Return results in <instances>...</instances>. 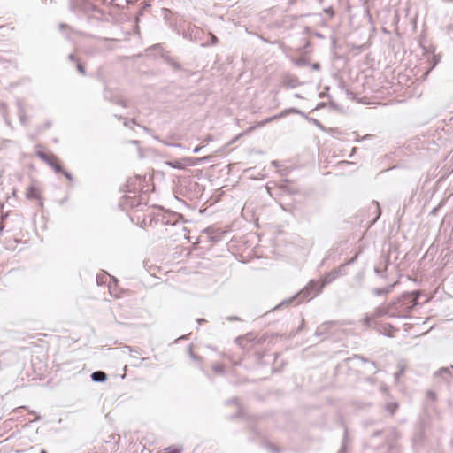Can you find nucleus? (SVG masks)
<instances>
[{"instance_id":"nucleus-1","label":"nucleus","mask_w":453,"mask_h":453,"mask_svg":"<svg viewBox=\"0 0 453 453\" xmlns=\"http://www.w3.org/2000/svg\"><path fill=\"white\" fill-rule=\"evenodd\" d=\"M339 276V274L337 273V272L334 269L332 270L331 272L327 273L322 281H319V280H311L307 286L303 289L301 290L297 295H296L295 296L289 298V299H287L283 302H281L276 308L287 303H293L294 301H297V303H302L303 301H304L305 299H312L313 297H315L316 296H318L323 289V288L333 282L334 280H335Z\"/></svg>"},{"instance_id":"nucleus-2","label":"nucleus","mask_w":453,"mask_h":453,"mask_svg":"<svg viewBox=\"0 0 453 453\" xmlns=\"http://www.w3.org/2000/svg\"><path fill=\"white\" fill-rule=\"evenodd\" d=\"M418 294L417 291L403 293L391 303L395 318H407L411 310L418 304Z\"/></svg>"},{"instance_id":"nucleus-3","label":"nucleus","mask_w":453,"mask_h":453,"mask_svg":"<svg viewBox=\"0 0 453 453\" xmlns=\"http://www.w3.org/2000/svg\"><path fill=\"white\" fill-rule=\"evenodd\" d=\"M380 317L395 318V312L391 307L390 303L378 306L374 310V311L372 315H366L363 319V323L367 327H375L376 326L375 319L380 318Z\"/></svg>"},{"instance_id":"nucleus-4","label":"nucleus","mask_w":453,"mask_h":453,"mask_svg":"<svg viewBox=\"0 0 453 453\" xmlns=\"http://www.w3.org/2000/svg\"><path fill=\"white\" fill-rule=\"evenodd\" d=\"M179 188L184 195H195L199 185L191 176H181L178 180Z\"/></svg>"},{"instance_id":"nucleus-5","label":"nucleus","mask_w":453,"mask_h":453,"mask_svg":"<svg viewBox=\"0 0 453 453\" xmlns=\"http://www.w3.org/2000/svg\"><path fill=\"white\" fill-rule=\"evenodd\" d=\"M182 36L191 42H197L203 39L204 32L196 25L188 24L182 31Z\"/></svg>"},{"instance_id":"nucleus-6","label":"nucleus","mask_w":453,"mask_h":453,"mask_svg":"<svg viewBox=\"0 0 453 453\" xmlns=\"http://www.w3.org/2000/svg\"><path fill=\"white\" fill-rule=\"evenodd\" d=\"M36 156L50 165L57 173H59L62 171V166L55 157L49 156L43 151H37Z\"/></svg>"},{"instance_id":"nucleus-7","label":"nucleus","mask_w":453,"mask_h":453,"mask_svg":"<svg viewBox=\"0 0 453 453\" xmlns=\"http://www.w3.org/2000/svg\"><path fill=\"white\" fill-rule=\"evenodd\" d=\"M289 113L300 114V115L304 116V113L302 112L300 110H298L296 108H289V109L284 110L283 111H281L279 114L273 115L272 117H269V118L264 119L263 121L259 122L257 124V126L258 127H263L264 125H265L267 123H270V122H272L273 120H276V119H281L283 117H286Z\"/></svg>"},{"instance_id":"nucleus-8","label":"nucleus","mask_w":453,"mask_h":453,"mask_svg":"<svg viewBox=\"0 0 453 453\" xmlns=\"http://www.w3.org/2000/svg\"><path fill=\"white\" fill-rule=\"evenodd\" d=\"M81 10L86 12L88 17L95 18L96 19H101L104 15L100 9L90 4H84Z\"/></svg>"},{"instance_id":"nucleus-9","label":"nucleus","mask_w":453,"mask_h":453,"mask_svg":"<svg viewBox=\"0 0 453 453\" xmlns=\"http://www.w3.org/2000/svg\"><path fill=\"white\" fill-rule=\"evenodd\" d=\"M372 328L375 329L380 334L388 336V337L393 336L391 334V331L395 330V327L391 324H388V323L378 324L376 322V326L372 327Z\"/></svg>"},{"instance_id":"nucleus-10","label":"nucleus","mask_w":453,"mask_h":453,"mask_svg":"<svg viewBox=\"0 0 453 453\" xmlns=\"http://www.w3.org/2000/svg\"><path fill=\"white\" fill-rule=\"evenodd\" d=\"M186 167L187 166H195L199 165L202 162H209L210 157H184Z\"/></svg>"},{"instance_id":"nucleus-11","label":"nucleus","mask_w":453,"mask_h":453,"mask_svg":"<svg viewBox=\"0 0 453 453\" xmlns=\"http://www.w3.org/2000/svg\"><path fill=\"white\" fill-rule=\"evenodd\" d=\"M104 97L106 100H109V101L112 102L113 104L121 105L124 108L127 107V104L126 101H124L120 97H118V96H111V94L110 92H108V91H104Z\"/></svg>"},{"instance_id":"nucleus-12","label":"nucleus","mask_w":453,"mask_h":453,"mask_svg":"<svg viewBox=\"0 0 453 453\" xmlns=\"http://www.w3.org/2000/svg\"><path fill=\"white\" fill-rule=\"evenodd\" d=\"M91 380L94 382H104L107 380V374L103 371H96L90 375Z\"/></svg>"},{"instance_id":"nucleus-13","label":"nucleus","mask_w":453,"mask_h":453,"mask_svg":"<svg viewBox=\"0 0 453 453\" xmlns=\"http://www.w3.org/2000/svg\"><path fill=\"white\" fill-rule=\"evenodd\" d=\"M450 369H453V365L450 368L442 367L440 368L435 373V377H441L443 380H448V379L451 376Z\"/></svg>"},{"instance_id":"nucleus-14","label":"nucleus","mask_w":453,"mask_h":453,"mask_svg":"<svg viewBox=\"0 0 453 453\" xmlns=\"http://www.w3.org/2000/svg\"><path fill=\"white\" fill-rule=\"evenodd\" d=\"M166 165H169L172 168L180 169V170L185 169V167H186L184 157L181 158V159H175V160L166 161Z\"/></svg>"},{"instance_id":"nucleus-15","label":"nucleus","mask_w":453,"mask_h":453,"mask_svg":"<svg viewBox=\"0 0 453 453\" xmlns=\"http://www.w3.org/2000/svg\"><path fill=\"white\" fill-rule=\"evenodd\" d=\"M357 258V255H356L355 257H353L352 258H350L348 262L341 265L340 266H338L337 268H334V270L337 272V273L339 274V276H342V275H345L346 274V271H345V267L348 265H351L353 264Z\"/></svg>"},{"instance_id":"nucleus-16","label":"nucleus","mask_w":453,"mask_h":453,"mask_svg":"<svg viewBox=\"0 0 453 453\" xmlns=\"http://www.w3.org/2000/svg\"><path fill=\"white\" fill-rule=\"evenodd\" d=\"M372 208L374 210L375 217L371 221L370 226H372L373 224H375V222L379 219V218H380V216L381 214V211H380L379 203L377 201H372V202L371 209Z\"/></svg>"},{"instance_id":"nucleus-17","label":"nucleus","mask_w":453,"mask_h":453,"mask_svg":"<svg viewBox=\"0 0 453 453\" xmlns=\"http://www.w3.org/2000/svg\"><path fill=\"white\" fill-rule=\"evenodd\" d=\"M27 196L28 198L38 199L39 198V190L35 187L30 186L27 188Z\"/></svg>"},{"instance_id":"nucleus-18","label":"nucleus","mask_w":453,"mask_h":453,"mask_svg":"<svg viewBox=\"0 0 453 453\" xmlns=\"http://www.w3.org/2000/svg\"><path fill=\"white\" fill-rule=\"evenodd\" d=\"M97 39L99 41L104 42V44L101 47L102 50H113V47L110 44V42L112 41L111 39H109V38H106V37H104V38L98 37Z\"/></svg>"},{"instance_id":"nucleus-19","label":"nucleus","mask_w":453,"mask_h":453,"mask_svg":"<svg viewBox=\"0 0 453 453\" xmlns=\"http://www.w3.org/2000/svg\"><path fill=\"white\" fill-rule=\"evenodd\" d=\"M247 337L239 336L235 339V342L237 344L242 348V349H248L249 348V342H247Z\"/></svg>"},{"instance_id":"nucleus-20","label":"nucleus","mask_w":453,"mask_h":453,"mask_svg":"<svg viewBox=\"0 0 453 453\" xmlns=\"http://www.w3.org/2000/svg\"><path fill=\"white\" fill-rule=\"evenodd\" d=\"M387 267H388V261H385V265H384V268L383 269H380L379 266H376L374 268V272L375 273L381 277V278H385L386 277V270H387Z\"/></svg>"},{"instance_id":"nucleus-21","label":"nucleus","mask_w":453,"mask_h":453,"mask_svg":"<svg viewBox=\"0 0 453 453\" xmlns=\"http://www.w3.org/2000/svg\"><path fill=\"white\" fill-rule=\"evenodd\" d=\"M115 118H117L118 119H123V117L120 116V115H114ZM130 124H133V125H136V120L135 119H124V126L125 127H129Z\"/></svg>"},{"instance_id":"nucleus-22","label":"nucleus","mask_w":453,"mask_h":453,"mask_svg":"<svg viewBox=\"0 0 453 453\" xmlns=\"http://www.w3.org/2000/svg\"><path fill=\"white\" fill-rule=\"evenodd\" d=\"M397 408H398V404H397V403H388V404H387V406H386V410H387V411H388L391 415H393V414L395 412V411L397 410Z\"/></svg>"},{"instance_id":"nucleus-23","label":"nucleus","mask_w":453,"mask_h":453,"mask_svg":"<svg viewBox=\"0 0 453 453\" xmlns=\"http://www.w3.org/2000/svg\"><path fill=\"white\" fill-rule=\"evenodd\" d=\"M212 370L215 372L219 373V374H224L225 373V367H224L223 365H220V364L213 365H212Z\"/></svg>"},{"instance_id":"nucleus-24","label":"nucleus","mask_w":453,"mask_h":453,"mask_svg":"<svg viewBox=\"0 0 453 453\" xmlns=\"http://www.w3.org/2000/svg\"><path fill=\"white\" fill-rule=\"evenodd\" d=\"M210 36H211V45L217 44L219 42L218 37L216 35H214L213 34H210ZM209 45H210V43H208V42L201 44L202 47H207Z\"/></svg>"},{"instance_id":"nucleus-25","label":"nucleus","mask_w":453,"mask_h":453,"mask_svg":"<svg viewBox=\"0 0 453 453\" xmlns=\"http://www.w3.org/2000/svg\"><path fill=\"white\" fill-rule=\"evenodd\" d=\"M396 284V282L393 283V284H390V285H388L387 287L385 288H381L382 290H383V294L384 295H388L389 294L390 292H392L395 285Z\"/></svg>"},{"instance_id":"nucleus-26","label":"nucleus","mask_w":453,"mask_h":453,"mask_svg":"<svg viewBox=\"0 0 453 453\" xmlns=\"http://www.w3.org/2000/svg\"><path fill=\"white\" fill-rule=\"evenodd\" d=\"M76 68H77L78 72L80 73H81L82 75H86L87 74L86 69H85V67H84V65L82 64L77 62L76 63Z\"/></svg>"},{"instance_id":"nucleus-27","label":"nucleus","mask_w":453,"mask_h":453,"mask_svg":"<svg viewBox=\"0 0 453 453\" xmlns=\"http://www.w3.org/2000/svg\"><path fill=\"white\" fill-rule=\"evenodd\" d=\"M188 352H189V357H190L193 360H195V361H199V360L201 359V357H200L196 356V354H194V353L192 352L191 345H190V346H188Z\"/></svg>"},{"instance_id":"nucleus-28","label":"nucleus","mask_w":453,"mask_h":453,"mask_svg":"<svg viewBox=\"0 0 453 453\" xmlns=\"http://www.w3.org/2000/svg\"><path fill=\"white\" fill-rule=\"evenodd\" d=\"M372 292L377 296H383V290L381 288H372Z\"/></svg>"},{"instance_id":"nucleus-29","label":"nucleus","mask_w":453,"mask_h":453,"mask_svg":"<svg viewBox=\"0 0 453 453\" xmlns=\"http://www.w3.org/2000/svg\"><path fill=\"white\" fill-rule=\"evenodd\" d=\"M440 62V57L439 56H435L434 55L433 56V65L432 66L430 67V70H432L433 68H434L436 66V65Z\"/></svg>"},{"instance_id":"nucleus-30","label":"nucleus","mask_w":453,"mask_h":453,"mask_svg":"<svg viewBox=\"0 0 453 453\" xmlns=\"http://www.w3.org/2000/svg\"><path fill=\"white\" fill-rule=\"evenodd\" d=\"M324 12L328 14L330 18H332L334 15V11L333 7L325 8Z\"/></svg>"},{"instance_id":"nucleus-31","label":"nucleus","mask_w":453,"mask_h":453,"mask_svg":"<svg viewBox=\"0 0 453 453\" xmlns=\"http://www.w3.org/2000/svg\"><path fill=\"white\" fill-rule=\"evenodd\" d=\"M59 173H63V174L65 175V177L68 180H70V181H72V180H73V178L72 174H71L70 173H68V172L65 171L63 168H62V171H61Z\"/></svg>"},{"instance_id":"nucleus-32","label":"nucleus","mask_w":453,"mask_h":453,"mask_svg":"<svg viewBox=\"0 0 453 453\" xmlns=\"http://www.w3.org/2000/svg\"><path fill=\"white\" fill-rule=\"evenodd\" d=\"M348 441H349L348 433L345 430L342 443H344L346 449H347Z\"/></svg>"},{"instance_id":"nucleus-33","label":"nucleus","mask_w":453,"mask_h":453,"mask_svg":"<svg viewBox=\"0 0 453 453\" xmlns=\"http://www.w3.org/2000/svg\"><path fill=\"white\" fill-rule=\"evenodd\" d=\"M296 65L299 66L304 65H306V60L304 58H299L296 61Z\"/></svg>"},{"instance_id":"nucleus-34","label":"nucleus","mask_w":453,"mask_h":453,"mask_svg":"<svg viewBox=\"0 0 453 453\" xmlns=\"http://www.w3.org/2000/svg\"><path fill=\"white\" fill-rule=\"evenodd\" d=\"M106 277V275H97L96 276V281L97 284L101 285L104 283V279Z\"/></svg>"},{"instance_id":"nucleus-35","label":"nucleus","mask_w":453,"mask_h":453,"mask_svg":"<svg viewBox=\"0 0 453 453\" xmlns=\"http://www.w3.org/2000/svg\"><path fill=\"white\" fill-rule=\"evenodd\" d=\"M337 453H347V449L345 448L344 443H342V446Z\"/></svg>"},{"instance_id":"nucleus-36","label":"nucleus","mask_w":453,"mask_h":453,"mask_svg":"<svg viewBox=\"0 0 453 453\" xmlns=\"http://www.w3.org/2000/svg\"><path fill=\"white\" fill-rule=\"evenodd\" d=\"M244 337H247V340H246V341H247V342H249V343H250V342H251L252 341H254V339H255V338H254V336H253L251 334H246Z\"/></svg>"},{"instance_id":"nucleus-37","label":"nucleus","mask_w":453,"mask_h":453,"mask_svg":"<svg viewBox=\"0 0 453 453\" xmlns=\"http://www.w3.org/2000/svg\"><path fill=\"white\" fill-rule=\"evenodd\" d=\"M68 59H69L70 61H72V62H76V63H77V59H76V58H75L74 54H69V56H68Z\"/></svg>"},{"instance_id":"nucleus-38","label":"nucleus","mask_w":453,"mask_h":453,"mask_svg":"<svg viewBox=\"0 0 453 453\" xmlns=\"http://www.w3.org/2000/svg\"><path fill=\"white\" fill-rule=\"evenodd\" d=\"M403 370H400L399 372H395V380H397L400 378V376L403 374Z\"/></svg>"},{"instance_id":"nucleus-39","label":"nucleus","mask_w":453,"mask_h":453,"mask_svg":"<svg viewBox=\"0 0 453 453\" xmlns=\"http://www.w3.org/2000/svg\"><path fill=\"white\" fill-rule=\"evenodd\" d=\"M311 68L313 70H319L320 68V65H319V63H314V64L311 65Z\"/></svg>"},{"instance_id":"nucleus-40","label":"nucleus","mask_w":453,"mask_h":453,"mask_svg":"<svg viewBox=\"0 0 453 453\" xmlns=\"http://www.w3.org/2000/svg\"><path fill=\"white\" fill-rule=\"evenodd\" d=\"M312 122H313L317 127H319V128H323V127H322L321 123H320L319 120H317V119H312Z\"/></svg>"},{"instance_id":"nucleus-41","label":"nucleus","mask_w":453,"mask_h":453,"mask_svg":"<svg viewBox=\"0 0 453 453\" xmlns=\"http://www.w3.org/2000/svg\"><path fill=\"white\" fill-rule=\"evenodd\" d=\"M227 320H229V321L240 320V318L234 317V316H230L227 318Z\"/></svg>"},{"instance_id":"nucleus-42","label":"nucleus","mask_w":453,"mask_h":453,"mask_svg":"<svg viewBox=\"0 0 453 453\" xmlns=\"http://www.w3.org/2000/svg\"><path fill=\"white\" fill-rule=\"evenodd\" d=\"M202 148L203 146H196V148L193 149V153H198Z\"/></svg>"},{"instance_id":"nucleus-43","label":"nucleus","mask_w":453,"mask_h":453,"mask_svg":"<svg viewBox=\"0 0 453 453\" xmlns=\"http://www.w3.org/2000/svg\"><path fill=\"white\" fill-rule=\"evenodd\" d=\"M283 181H284V183L280 185V188L281 189H285V188H286V183H287L288 180H284Z\"/></svg>"},{"instance_id":"nucleus-44","label":"nucleus","mask_w":453,"mask_h":453,"mask_svg":"<svg viewBox=\"0 0 453 453\" xmlns=\"http://www.w3.org/2000/svg\"><path fill=\"white\" fill-rule=\"evenodd\" d=\"M321 334H322V326H319V327H318V329L316 331V334L320 335Z\"/></svg>"},{"instance_id":"nucleus-45","label":"nucleus","mask_w":453,"mask_h":453,"mask_svg":"<svg viewBox=\"0 0 453 453\" xmlns=\"http://www.w3.org/2000/svg\"><path fill=\"white\" fill-rule=\"evenodd\" d=\"M237 402V399L236 398H233V399H230L226 402L227 404H230V403H234Z\"/></svg>"},{"instance_id":"nucleus-46","label":"nucleus","mask_w":453,"mask_h":453,"mask_svg":"<svg viewBox=\"0 0 453 453\" xmlns=\"http://www.w3.org/2000/svg\"><path fill=\"white\" fill-rule=\"evenodd\" d=\"M113 2V0H103V3L105 4H111Z\"/></svg>"},{"instance_id":"nucleus-47","label":"nucleus","mask_w":453,"mask_h":453,"mask_svg":"<svg viewBox=\"0 0 453 453\" xmlns=\"http://www.w3.org/2000/svg\"><path fill=\"white\" fill-rule=\"evenodd\" d=\"M381 434V431H376L373 433L372 436H379Z\"/></svg>"},{"instance_id":"nucleus-48","label":"nucleus","mask_w":453,"mask_h":453,"mask_svg":"<svg viewBox=\"0 0 453 453\" xmlns=\"http://www.w3.org/2000/svg\"><path fill=\"white\" fill-rule=\"evenodd\" d=\"M428 395L432 398H434L435 396V394L432 391L428 392Z\"/></svg>"},{"instance_id":"nucleus-49","label":"nucleus","mask_w":453,"mask_h":453,"mask_svg":"<svg viewBox=\"0 0 453 453\" xmlns=\"http://www.w3.org/2000/svg\"><path fill=\"white\" fill-rule=\"evenodd\" d=\"M205 321H206V320H205L204 319H197L198 324H202V323H203V322H205Z\"/></svg>"},{"instance_id":"nucleus-50","label":"nucleus","mask_w":453,"mask_h":453,"mask_svg":"<svg viewBox=\"0 0 453 453\" xmlns=\"http://www.w3.org/2000/svg\"><path fill=\"white\" fill-rule=\"evenodd\" d=\"M50 125H51V123H50V121H49V122H46V123H45V125H44V126H45V128L50 127Z\"/></svg>"},{"instance_id":"nucleus-51","label":"nucleus","mask_w":453,"mask_h":453,"mask_svg":"<svg viewBox=\"0 0 453 453\" xmlns=\"http://www.w3.org/2000/svg\"><path fill=\"white\" fill-rule=\"evenodd\" d=\"M133 351H134V353H136V354H141V349H134Z\"/></svg>"},{"instance_id":"nucleus-52","label":"nucleus","mask_w":453,"mask_h":453,"mask_svg":"<svg viewBox=\"0 0 453 453\" xmlns=\"http://www.w3.org/2000/svg\"><path fill=\"white\" fill-rule=\"evenodd\" d=\"M4 228V225L0 224V234H2Z\"/></svg>"},{"instance_id":"nucleus-53","label":"nucleus","mask_w":453,"mask_h":453,"mask_svg":"<svg viewBox=\"0 0 453 453\" xmlns=\"http://www.w3.org/2000/svg\"><path fill=\"white\" fill-rule=\"evenodd\" d=\"M358 358H360L362 360V362H368L367 359H365V357H359Z\"/></svg>"},{"instance_id":"nucleus-54","label":"nucleus","mask_w":453,"mask_h":453,"mask_svg":"<svg viewBox=\"0 0 453 453\" xmlns=\"http://www.w3.org/2000/svg\"><path fill=\"white\" fill-rule=\"evenodd\" d=\"M272 164H273L275 167H277V166H278V162H277V161H273V162H272Z\"/></svg>"},{"instance_id":"nucleus-55","label":"nucleus","mask_w":453,"mask_h":453,"mask_svg":"<svg viewBox=\"0 0 453 453\" xmlns=\"http://www.w3.org/2000/svg\"><path fill=\"white\" fill-rule=\"evenodd\" d=\"M173 65L175 68H180V65H179L177 63H173Z\"/></svg>"},{"instance_id":"nucleus-56","label":"nucleus","mask_w":453,"mask_h":453,"mask_svg":"<svg viewBox=\"0 0 453 453\" xmlns=\"http://www.w3.org/2000/svg\"><path fill=\"white\" fill-rule=\"evenodd\" d=\"M59 27H60V29H63L64 27H66V25H65V24H60V25H59Z\"/></svg>"},{"instance_id":"nucleus-57","label":"nucleus","mask_w":453,"mask_h":453,"mask_svg":"<svg viewBox=\"0 0 453 453\" xmlns=\"http://www.w3.org/2000/svg\"><path fill=\"white\" fill-rule=\"evenodd\" d=\"M371 365L373 368H376V364L374 362H371Z\"/></svg>"},{"instance_id":"nucleus-58","label":"nucleus","mask_w":453,"mask_h":453,"mask_svg":"<svg viewBox=\"0 0 453 453\" xmlns=\"http://www.w3.org/2000/svg\"><path fill=\"white\" fill-rule=\"evenodd\" d=\"M143 129H144L146 132H148V133H150V129H148V128H147V127H143Z\"/></svg>"},{"instance_id":"nucleus-59","label":"nucleus","mask_w":453,"mask_h":453,"mask_svg":"<svg viewBox=\"0 0 453 453\" xmlns=\"http://www.w3.org/2000/svg\"><path fill=\"white\" fill-rule=\"evenodd\" d=\"M130 206H132V207L135 206L134 202H131Z\"/></svg>"},{"instance_id":"nucleus-60","label":"nucleus","mask_w":453,"mask_h":453,"mask_svg":"<svg viewBox=\"0 0 453 453\" xmlns=\"http://www.w3.org/2000/svg\"><path fill=\"white\" fill-rule=\"evenodd\" d=\"M356 150H357V148H356V147H354V148L352 149V153H355V152H356Z\"/></svg>"},{"instance_id":"nucleus-61","label":"nucleus","mask_w":453,"mask_h":453,"mask_svg":"<svg viewBox=\"0 0 453 453\" xmlns=\"http://www.w3.org/2000/svg\"><path fill=\"white\" fill-rule=\"evenodd\" d=\"M41 453H47V451L45 449H42Z\"/></svg>"},{"instance_id":"nucleus-62","label":"nucleus","mask_w":453,"mask_h":453,"mask_svg":"<svg viewBox=\"0 0 453 453\" xmlns=\"http://www.w3.org/2000/svg\"><path fill=\"white\" fill-rule=\"evenodd\" d=\"M187 336L186 335H182L181 337H180L179 339H185Z\"/></svg>"},{"instance_id":"nucleus-63","label":"nucleus","mask_w":453,"mask_h":453,"mask_svg":"<svg viewBox=\"0 0 453 453\" xmlns=\"http://www.w3.org/2000/svg\"><path fill=\"white\" fill-rule=\"evenodd\" d=\"M132 143H138V141H132Z\"/></svg>"},{"instance_id":"nucleus-64","label":"nucleus","mask_w":453,"mask_h":453,"mask_svg":"<svg viewBox=\"0 0 453 453\" xmlns=\"http://www.w3.org/2000/svg\"><path fill=\"white\" fill-rule=\"evenodd\" d=\"M368 137H369V135H365V136L363 137V139H366V138H368Z\"/></svg>"}]
</instances>
